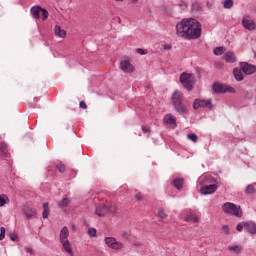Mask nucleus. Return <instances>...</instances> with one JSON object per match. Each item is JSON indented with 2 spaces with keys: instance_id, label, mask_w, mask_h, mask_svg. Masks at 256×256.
Masks as SVG:
<instances>
[{
  "instance_id": "obj_1",
  "label": "nucleus",
  "mask_w": 256,
  "mask_h": 256,
  "mask_svg": "<svg viewBox=\"0 0 256 256\" xmlns=\"http://www.w3.org/2000/svg\"><path fill=\"white\" fill-rule=\"evenodd\" d=\"M176 33L187 41L201 37V23L195 18L183 19L176 25Z\"/></svg>"
},
{
  "instance_id": "obj_2",
  "label": "nucleus",
  "mask_w": 256,
  "mask_h": 256,
  "mask_svg": "<svg viewBox=\"0 0 256 256\" xmlns=\"http://www.w3.org/2000/svg\"><path fill=\"white\" fill-rule=\"evenodd\" d=\"M172 99V105L177 113L180 115L187 114V106L183 104L184 98L183 93L179 90H175L171 96Z\"/></svg>"
},
{
  "instance_id": "obj_3",
  "label": "nucleus",
  "mask_w": 256,
  "mask_h": 256,
  "mask_svg": "<svg viewBox=\"0 0 256 256\" xmlns=\"http://www.w3.org/2000/svg\"><path fill=\"white\" fill-rule=\"evenodd\" d=\"M59 239L64 251L73 256V248H71V243L69 242V228L67 226L61 229Z\"/></svg>"
},
{
  "instance_id": "obj_4",
  "label": "nucleus",
  "mask_w": 256,
  "mask_h": 256,
  "mask_svg": "<svg viewBox=\"0 0 256 256\" xmlns=\"http://www.w3.org/2000/svg\"><path fill=\"white\" fill-rule=\"evenodd\" d=\"M222 211H224L226 215H233L234 217H243V210H241V206H237L231 202L224 203L222 205Z\"/></svg>"
},
{
  "instance_id": "obj_5",
  "label": "nucleus",
  "mask_w": 256,
  "mask_h": 256,
  "mask_svg": "<svg viewBox=\"0 0 256 256\" xmlns=\"http://www.w3.org/2000/svg\"><path fill=\"white\" fill-rule=\"evenodd\" d=\"M180 83H182L185 89L191 91V89H193V85H195V76L184 72L180 75Z\"/></svg>"
},
{
  "instance_id": "obj_6",
  "label": "nucleus",
  "mask_w": 256,
  "mask_h": 256,
  "mask_svg": "<svg viewBox=\"0 0 256 256\" xmlns=\"http://www.w3.org/2000/svg\"><path fill=\"white\" fill-rule=\"evenodd\" d=\"M104 241L107 247H109L110 249H114L115 251H121L125 247L123 242L117 241L115 237H106Z\"/></svg>"
},
{
  "instance_id": "obj_7",
  "label": "nucleus",
  "mask_w": 256,
  "mask_h": 256,
  "mask_svg": "<svg viewBox=\"0 0 256 256\" xmlns=\"http://www.w3.org/2000/svg\"><path fill=\"white\" fill-rule=\"evenodd\" d=\"M240 69H242L245 75H253V73H256V66L251 65L247 62H241Z\"/></svg>"
},
{
  "instance_id": "obj_8",
  "label": "nucleus",
  "mask_w": 256,
  "mask_h": 256,
  "mask_svg": "<svg viewBox=\"0 0 256 256\" xmlns=\"http://www.w3.org/2000/svg\"><path fill=\"white\" fill-rule=\"evenodd\" d=\"M199 107H207V109H213V104H211V100L196 99L193 103V109L197 110Z\"/></svg>"
},
{
  "instance_id": "obj_9",
  "label": "nucleus",
  "mask_w": 256,
  "mask_h": 256,
  "mask_svg": "<svg viewBox=\"0 0 256 256\" xmlns=\"http://www.w3.org/2000/svg\"><path fill=\"white\" fill-rule=\"evenodd\" d=\"M217 189H219V186L217 184L205 185L200 189V193L202 195H211L215 193Z\"/></svg>"
},
{
  "instance_id": "obj_10",
  "label": "nucleus",
  "mask_w": 256,
  "mask_h": 256,
  "mask_svg": "<svg viewBox=\"0 0 256 256\" xmlns=\"http://www.w3.org/2000/svg\"><path fill=\"white\" fill-rule=\"evenodd\" d=\"M120 68L124 73H133L135 71V67L128 60H122L120 62Z\"/></svg>"
},
{
  "instance_id": "obj_11",
  "label": "nucleus",
  "mask_w": 256,
  "mask_h": 256,
  "mask_svg": "<svg viewBox=\"0 0 256 256\" xmlns=\"http://www.w3.org/2000/svg\"><path fill=\"white\" fill-rule=\"evenodd\" d=\"M23 213L26 219H33V217L37 215V210L30 206H24Z\"/></svg>"
},
{
  "instance_id": "obj_12",
  "label": "nucleus",
  "mask_w": 256,
  "mask_h": 256,
  "mask_svg": "<svg viewBox=\"0 0 256 256\" xmlns=\"http://www.w3.org/2000/svg\"><path fill=\"white\" fill-rule=\"evenodd\" d=\"M164 122H166L167 125H171L172 129L177 128V119L175 118V116H173V114H167L164 117Z\"/></svg>"
},
{
  "instance_id": "obj_13",
  "label": "nucleus",
  "mask_w": 256,
  "mask_h": 256,
  "mask_svg": "<svg viewBox=\"0 0 256 256\" xmlns=\"http://www.w3.org/2000/svg\"><path fill=\"white\" fill-rule=\"evenodd\" d=\"M244 228L250 235H256V223L253 221L244 222Z\"/></svg>"
},
{
  "instance_id": "obj_14",
  "label": "nucleus",
  "mask_w": 256,
  "mask_h": 256,
  "mask_svg": "<svg viewBox=\"0 0 256 256\" xmlns=\"http://www.w3.org/2000/svg\"><path fill=\"white\" fill-rule=\"evenodd\" d=\"M242 25H243L244 29H247L248 31H253L256 29V24H255V21H253V20L244 18L242 20Z\"/></svg>"
},
{
  "instance_id": "obj_15",
  "label": "nucleus",
  "mask_w": 256,
  "mask_h": 256,
  "mask_svg": "<svg viewBox=\"0 0 256 256\" xmlns=\"http://www.w3.org/2000/svg\"><path fill=\"white\" fill-rule=\"evenodd\" d=\"M223 59L226 63H235L237 61V57H235V53L233 52H226L223 55Z\"/></svg>"
},
{
  "instance_id": "obj_16",
  "label": "nucleus",
  "mask_w": 256,
  "mask_h": 256,
  "mask_svg": "<svg viewBox=\"0 0 256 256\" xmlns=\"http://www.w3.org/2000/svg\"><path fill=\"white\" fill-rule=\"evenodd\" d=\"M54 33L57 37H61L62 39H65V37H67V31L61 29V26L59 25L55 26Z\"/></svg>"
},
{
  "instance_id": "obj_17",
  "label": "nucleus",
  "mask_w": 256,
  "mask_h": 256,
  "mask_svg": "<svg viewBox=\"0 0 256 256\" xmlns=\"http://www.w3.org/2000/svg\"><path fill=\"white\" fill-rule=\"evenodd\" d=\"M42 8L39 6H33L30 10V13L34 19H39L41 17Z\"/></svg>"
},
{
  "instance_id": "obj_18",
  "label": "nucleus",
  "mask_w": 256,
  "mask_h": 256,
  "mask_svg": "<svg viewBox=\"0 0 256 256\" xmlns=\"http://www.w3.org/2000/svg\"><path fill=\"white\" fill-rule=\"evenodd\" d=\"M95 215H98V217H104V215H107V205L98 206L95 210Z\"/></svg>"
},
{
  "instance_id": "obj_19",
  "label": "nucleus",
  "mask_w": 256,
  "mask_h": 256,
  "mask_svg": "<svg viewBox=\"0 0 256 256\" xmlns=\"http://www.w3.org/2000/svg\"><path fill=\"white\" fill-rule=\"evenodd\" d=\"M233 75L234 78L236 79V81H243L244 77H243V70L240 68H235L233 70Z\"/></svg>"
},
{
  "instance_id": "obj_20",
  "label": "nucleus",
  "mask_w": 256,
  "mask_h": 256,
  "mask_svg": "<svg viewBox=\"0 0 256 256\" xmlns=\"http://www.w3.org/2000/svg\"><path fill=\"white\" fill-rule=\"evenodd\" d=\"M212 89L215 93H225V85L214 83Z\"/></svg>"
},
{
  "instance_id": "obj_21",
  "label": "nucleus",
  "mask_w": 256,
  "mask_h": 256,
  "mask_svg": "<svg viewBox=\"0 0 256 256\" xmlns=\"http://www.w3.org/2000/svg\"><path fill=\"white\" fill-rule=\"evenodd\" d=\"M184 181L185 180L183 178H175L173 181V185L178 189V191H181V189H183Z\"/></svg>"
},
{
  "instance_id": "obj_22",
  "label": "nucleus",
  "mask_w": 256,
  "mask_h": 256,
  "mask_svg": "<svg viewBox=\"0 0 256 256\" xmlns=\"http://www.w3.org/2000/svg\"><path fill=\"white\" fill-rule=\"evenodd\" d=\"M49 213H50L49 204H48V202H45L43 204V212H42L43 219H48Z\"/></svg>"
},
{
  "instance_id": "obj_23",
  "label": "nucleus",
  "mask_w": 256,
  "mask_h": 256,
  "mask_svg": "<svg viewBox=\"0 0 256 256\" xmlns=\"http://www.w3.org/2000/svg\"><path fill=\"white\" fill-rule=\"evenodd\" d=\"M184 221L187 223H191V221H193V223H199V217L193 216V214H187Z\"/></svg>"
},
{
  "instance_id": "obj_24",
  "label": "nucleus",
  "mask_w": 256,
  "mask_h": 256,
  "mask_svg": "<svg viewBox=\"0 0 256 256\" xmlns=\"http://www.w3.org/2000/svg\"><path fill=\"white\" fill-rule=\"evenodd\" d=\"M228 251H233L234 253H241V251H243V247H241V245H231L228 246Z\"/></svg>"
},
{
  "instance_id": "obj_25",
  "label": "nucleus",
  "mask_w": 256,
  "mask_h": 256,
  "mask_svg": "<svg viewBox=\"0 0 256 256\" xmlns=\"http://www.w3.org/2000/svg\"><path fill=\"white\" fill-rule=\"evenodd\" d=\"M8 201L9 197H7V195H0V207H5Z\"/></svg>"
},
{
  "instance_id": "obj_26",
  "label": "nucleus",
  "mask_w": 256,
  "mask_h": 256,
  "mask_svg": "<svg viewBox=\"0 0 256 256\" xmlns=\"http://www.w3.org/2000/svg\"><path fill=\"white\" fill-rule=\"evenodd\" d=\"M245 193L246 195H253V193H255V186L249 184L245 189Z\"/></svg>"
},
{
  "instance_id": "obj_27",
  "label": "nucleus",
  "mask_w": 256,
  "mask_h": 256,
  "mask_svg": "<svg viewBox=\"0 0 256 256\" xmlns=\"http://www.w3.org/2000/svg\"><path fill=\"white\" fill-rule=\"evenodd\" d=\"M107 207V213H117V205L111 203Z\"/></svg>"
},
{
  "instance_id": "obj_28",
  "label": "nucleus",
  "mask_w": 256,
  "mask_h": 256,
  "mask_svg": "<svg viewBox=\"0 0 256 256\" xmlns=\"http://www.w3.org/2000/svg\"><path fill=\"white\" fill-rule=\"evenodd\" d=\"M234 2L233 0H224L223 7L224 9H231L233 8Z\"/></svg>"
},
{
  "instance_id": "obj_29",
  "label": "nucleus",
  "mask_w": 256,
  "mask_h": 256,
  "mask_svg": "<svg viewBox=\"0 0 256 256\" xmlns=\"http://www.w3.org/2000/svg\"><path fill=\"white\" fill-rule=\"evenodd\" d=\"M187 138L193 143H197V141H199V137L195 133L188 134Z\"/></svg>"
},
{
  "instance_id": "obj_30",
  "label": "nucleus",
  "mask_w": 256,
  "mask_h": 256,
  "mask_svg": "<svg viewBox=\"0 0 256 256\" xmlns=\"http://www.w3.org/2000/svg\"><path fill=\"white\" fill-rule=\"evenodd\" d=\"M214 55H223L225 53V48L224 47H216L213 50Z\"/></svg>"
},
{
  "instance_id": "obj_31",
  "label": "nucleus",
  "mask_w": 256,
  "mask_h": 256,
  "mask_svg": "<svg viewBox=\"0 0 256 256\" xmlns=\"http://www.w3.org/2000/svg\"><path fill=\"white\" fill-rule=\"evenodd\" d=\"M0 151L4 157H7V144L0 143Z\"/></svg>"
},
{
  "instance_id": "obj_32",
  "label": "nucleus",
  "mask_w": 256,
  "mask_h": 256,
  "mask_svg": "<svg viewBox=\"0 0 256 256\" xmlns=\"http://www.w3.org/2000/svg\"><path fill=\"white\" fill-rule=\"evenodd\" d=\"M69 203H71L70 200H68V198H63L62 201L59 202V207H69Z\"/></svg>"
},
{
  "instance_id": "obj_33",
  "label": "nucleus",
  "mask_w": 256,
  "mask_h": 256,
  "mask_svg": "<svg viewBox=\"0 0 256 256\" xmlns=\"http://www.w3.org/2000/svg\"><path fill=\"white\" fill-rule=\"evenodd\" d=\"M40 13H42L43 21H47V19L49 18V12L45 8H42Z\"/></svg>"
},
{
  "instance_id": "obj_34",
  "label": "nucleus",
  "mask_w": 256,
  "mask_h": 256,
  "mask_svg": "<svg viewBox=\"0 0 256 256\" xmlns=\"http://www.w3.org/2000/svg\"><path fill=\"white\" fill-rule=\"evenodd\" d=\"M88 235H89V237H97V229L89 228L88 229Z\"/></svg>"
},
{
  "instance_id": "obj_35",
  "label": "nucleus",
  "mask_w": 256,
  "mask_h": 256,
  "mask_svg": "<svg viewBox=\"0 0 256 256\" xmlns=\"http://www.w3.org/2000/svg\"><path fill=\"white\" fill-rule=\"evenodd\" d=\"M224 93H235V88L224 85Z\"/></svg>"
},
{
  "instance_id": "obj_36",
  "label": "nucleus",
  "mask_w": 256,
  "mask_h": 256,
  "mask_svg": "<svg viewBox=\"0 0 256 256\" xmlns=\"http://www.w3.org/2000/svg\"><path fill=\"white\" fill-rule=\"evenodd\" d=\"M56 169H58V171H59L60 173H65V164H63V163H58V164L56 165Z\"/></svg>"
},
{
  "instance_id": "obj_37",
  "label": "nucleus",
  "mask_w": 256,
  "mask_h": 256,
  "mask_svg": "<svg viewBox=\"0 0 256 256\" xmlns=\"http://www.w3.org/2000/svg\"><path fill=\"white\" fill-rule=\"evenodd\" d=\"M158 217H159V219H166L167 218V214H165L164 209L159 210Z\"/></svg>"
},
{
  "instance_id": "obj_38",
  "label": "nucleus",
  "mask_w": 256,
  "mask_h": 256,
  "mask_svg": "<svg viewBox=\"0 0 256 256\" xmlns=\"http://www.w3.org/2000/svg\"><path fill=\"white\" fill-rule=\"evenodd\" d=\"M5 227L0 228V241H3L5 239Z\"/></svg>"
},
{
  "instance_id": "obj_39",
  "label": "nucleus",
  "mask_w": 256,
  "mask_h": 256,
  "mask_svg": "<svg viewBox=\"0 0 256 256\" xmlns=\"http://www.w3.org/2000/svg\"><path fill=\"white\" fill-rule=\"evenodd\" d=\"M121 237L122 239H126V241H129V239H131V234L129 232H123Z\"/></svg>"
},
{
  "instance_id": "obj_40",
  "label": "nucleus",
  "mask_w": 256,
  "mask_h": 256,
  "mask_svg": "<svg viewBox=\"0 0 256 256\" xmlns=\"http://www.w3.org/2000/svg\"><path fill=\"white\" fill-rule=\"evenodd\" d=\"M142 131L143 133H147V137L151 135V130L149 129L148 126H142Z\"/></svg>"
},
{
  "instance_id": "obj_41",
  "label": "nucleus",
  "mask_w": 256,
  "mask_h": 256,
  "mask_svg": "<svg viewBox=\"0 0 256 256\" xmlns=\"http://www.w3.org/2000/svg\"><path fill=\"white\" fill-rule=\"evenodd\" d=\"M221 231L222 233H224V235H229V226L227 225L222 226Z\"/></svg>"
},
{
  "instance_id": "obj_42",
  "label": "nucleus",
  "mask_w": 256,
  "mask_h": 256,
  "mask_svg": "<svg viewBox=\"0 0 256 256\" xmlns=\"http://www.w3.org/2000/svg\"><path fill=\"white\" fill-rule=\"evenodd\" d=\"M9 237H10L11 241H18L19 240V236H17V234H15V233H10Z\"/></svg>"
},
{
  "instance_id": "obj_43",
  "label": "nucleus",
  "mask_w": 256,
  "mask_h": 256,
  "mask_svg": "<svg viewBox=\"0 0 256 256\" xmlns=\"http://www.w3.org/2000/svg\"><path fill=\"white\" fill-rule=\"evenodd\" d=\"M245 227V222L244 223H240L236 226V230L241 232L243 231V228Z\"/></svg>"
},
{
  "instance_id": "obj_44",
  "label": "nucleus",
  "mask_w": 256,
  "mask_h": 256,
  "mask_svg": "<svg viewBox=\"0 0 256 256\" xmlns=\"http://www.w3.org/2000/svg\"><path fill=\"white\" fill-rule=\"evenodd\" d=\"M136 52L139 53V55H147V50L145 49L138 48Z\"/></svg>"
},
{
  "instance_id": "obj_45",
  "label": "nucleus",
  "mask_w": 256,
  "mask_h": 256,
  "mask_svg": "<svg viewBox=\"0 0 256 256\" xmlns=\"http://www.w3.org/2000/svg\"><path fill=\"white\" fill-rule=\"evenodd\" d=\"M198 9H199V3L194 2V3L192 4V11H197Z\"/></svg>"
},
{
  "instance_id": "obj_46",
  "label": "nucleus",
  "mask_w": 256,
  "mask_h": 256,
  "mask_svg": "<svg viewBox=\"0 0 256 256\" xmlns=\"http://www.w3.org/2000/svg\"><path fill=\"white\" fill-rule=\"evenodd\" d=\"M135 199H136L137 201H143V196L141 195V193H137V194L135 195Z\"/></svg>"
},
{
  "instance_id": "obj_47",
  "label": "nucleus",
  "mask_w": 256,
  "mask_h": 256,
  "mask_svg": "<svg viewBox=\"0 0 256 256\" xmlns=\"http://www.w3.org/2000/svg\"><path fill=\"white\" fill-rule=\"evenodd\" d=\"M80 108L81 109H87V103H85V101H81L80 102Z\"/></svg>"
},
{
  "instance_id": "obj_48",
  "label": "nucleus",
  "mask_w": 256,
  "mask_h": 256,
  "mask_svg": "<svg viewBox=\"0 0 256 256\" xmlns=\"http://www.w3.org/2000/svg\"><path fill=\"white\" fill-rule=\"evenodd\" d=\"M163 49H164L165 51H169V50H171V45H170V44H165L164 47H163Z\"/></svg>"
},
{
  "instance_id": "obj_49",
  "label": "nucleus",
  "mask_w": 256,
  "mask_h": 256,
  "mask_svg": "<svg viewBox=\"0 0 256 256\" xmlns=\"http://www.w3.org/2000/svg\"><path fill=\"white\" fill-rule=\"evenodd\" d=\"M180 7H182L183 9H187V4H180Z\"/></svg>"
},
{
  "instance_id": "obj_50",
  "label": "nucleus",
  "mask_w": 256,
  "mask_h": 256,
  "mask_svg": "<svg viewBox=\"0 0 256 256\" xmlns=\"http://www.w3.org/2000/svg\"><path fill=\"white\" fill-rule=\"evenodd\" d=\"M32 251H33V250H32L31 248H28V249H27V252H28V253H31Z\"/></svg>"
},
{
  "instance_id": "obj_51",
  "label": "nucleus",
  "mask_w": 256,
  "mask_h": 256,
  "mask_svg": "<svg viewBox=\"0 0 256 256\" xmlns=\"http://www.w3.org/2000/svg\"><path fill=\"white\" fill-rule=\"evenodd\" d=\"M137 1H139V0H132L133 3H137Z\"/></svg>"
},
{
  "instance_id": "obj_52",
  "label": "nucleus",
  "mask_w": 256,
  "mask_h": 256,
  "mask_svg": "<svg viewBox=\"0 0 256 256\" xmlns=\"http://www.w3.org/2000/svg\"><path fill=\"white\" fill-rule=\"evenodd\" d=\"M34 101H39V99L38 98H34Z\"/></svg>"
}]
</instances>
